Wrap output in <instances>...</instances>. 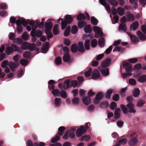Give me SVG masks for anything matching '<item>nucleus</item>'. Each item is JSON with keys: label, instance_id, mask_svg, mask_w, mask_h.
<instances>
[{"label": "nucleus", "instance_id": "obj_49", "mask_svg": "<svg viewBox=\"0 0 146 146\" xmlns=\"http://www.w3.org/2000/svg\"><path fill=\"white\" fill-rule=\"evenodd\" d=\"M77 19L78 20L80 21L85 19L86 17L84 14L82 13H80L77 16Z\"/></svg>", "mask_w": 146, "mask_h": 146}, {"label": "nucleus", "instance_id": "obj_47", "mask_svg": "<svg viewBox=\"0 0 146 146\" xmlns=\"http://www.w3.org/2000/svg\"><path fill=\"white\" fill-rule=\"evenodd\" d=\"M78 28L76 25H73L72 27L71 33L74 34H76L77 32Z\"/></svg>", "mask_w": 146, "mask_h": 146}, {"label": "nucleus", "instance_id": "obj_54", "mask_svg": "<svg viewBox=\"0 0 146 146\" xmlns=\"http://www.w3.org/2000/svg\"><path fill=\"white\" fill-rule=\"evenodd\" d=\"M103 35V33L101 31H100L98 32H96L94 36L95 37L98 38L100 36H102Z\"/></svg>", "mask_w": 146, "mask_h": 146}, {"label": "nucleus", "instance_id": "obj_64", "mask_svg": "<svg viewBox=\"0 0 146 146\" xmlns=\"http://www.w3.org/2000/svg\"><path fill=\"white\" fill-rule=\"evenodd\" d=\"M92 71V69L90 68L87 72L84 73V75L86 77H89Z\"/></svg>", "mask_w": 146, "mask_h": 146}, {"label": "nucleus", "instance_id": "obj_45", "mask_svg": "<svg viewBox=\"0 0 146 146\" xmlns=\"http://www.w3.org/2000/svg\"><path fill=\"white\" fill-rule=\"evenodd\" d=\"M130 38L131 42L133 43H135L138 41V39L137 37L134 35L131 37Z\"/></svg>", "mask_w": 146, "mask_h": 146}, {"label": "nucleus", "instance_id": "obj_19", "mask_svg": "<svg viewBox=\"0 0 146 146\" xmlns=\"http://www.w3.org/2000/svg\"><path fill=\"white\" fill-rule=\"evenodd\" d=\"M78 51L79 52L83 53L85 50L83 46V43L82 42H80L78 43Z\"/></svg>", "mask_w": 146, "mask_h": 146}, {"label": "nucleus", "instance_id": "obj_58", "mask_svg": "<svg viewBox=\"0 0 146 146\" xmlns=\"http://www.w3.org/2000/svg\"><path fill=\"white\" fill-rule=\"evenodd\" d=\"M97 45V41L96 39H93L91 42V46L92 47H96Z\"/></svg>", "mask_w": 146, "mask_h": 146}, {"label": "nucleus", "instance_id": "obj_44", "mask_svg": "<svg viewBox=\"0 0 146 146\" xmlns=\"http://www.w3.org/2000/svg\"><path fill=\"white\" fill-rule=\"evenodd\" d=\"M62 58L60 56H57L55 59V62L57 65L61 64L62 63Z\"/></svg>", "mask_w": 146, "mask_h": 146}, {"label": "nucleus", "instance_id": "obj_15", "mask_svg": "<svg viewBox=\"0 0 146 146\" xmlns=\"http://www.w3.org/2000/svg\"><path fill=\"white\" fill-rule=\"evenodd\" d=\"M137 34L140 40H145L146 39V36L143 34L140 31H137Z\"/></svg>", "mask_w": 146, "mask_h": 146}, {"label": "nucleus", "instance_id": "obj_16", "mask_svg": "<svg viewBox=\"0 0 146 146\" xmlns=\"http://www.w3.org/2000/svg\"><path fill=\"white\" fill-rule=\"evenodd\" d=\"M129 2L133 6L132 8L133 10H135L137 8V0H129Z\"/></svg>", "mask_w": 146, "mask_h": 146}, {"label": "nucleus", "instance_id": "obj_56", "mask_svg": "<svg viewBox=\"0 0 146 146\" xmlns=\"http://www.w3.org/2000/svg\"><path fill=\"white\" fill-rule=\"evenodd\" d=\"M70 86L75 88L78 85V83L76 80H72L70 82Z\"/></svg>", "mask_w": 146, "mask_h": 146}, {"label": "nucleus", "instance_id": "obj_61", "mask_svg": "<svg viewBox=\"0 0 146 146\" xmlns=\"http://www.w3.org/2000/svg\"><path fill=\"white\" fill-rule=\"evenodd\" d=\"M60 92L58 89H54L52 91V93L54 96H57L60 94Z\"/></svg>", "mask_w": 146, "mask_h": 146}, {"label": "nucleus", "instance_id": "obj_25", "mask_svg": "<svg viewBox=\"0 0 146 146\" xmlns=\"http://www.w3.org/2000/svg\"><path fill=\"white\" fill-rule=\"evenodd\" d=\"M119 30L120 31L122 30L125 32L127 30V27L124 23H121L119 27Z\"/></svg>", "mask_w": 146, "mask_h": 146}, {"label": "nucleus", "instance_id": "obj_38", "mask_svg": "<svg viewBox=\"0 0 146 146\" xmlns=\"http://www.w3.org/2000/svg\"><path fill=\"white\" fill-rule=\"evenodd\" d=\"M61 27L62 29H64L66 27L68 24L66 21L64 20L63 19H61Z\"/></svg>", "mask_w": 146, "mask_h": 146}, {"label": "nucleus", "instance_id": "obj_11", "mask_svg": "<svg viewBox=\"0 0 146 146\" xmlns=\"http://www.w3.org/2000/svg\"><path fill=\"white\" fill-rule=\"evenodd\" d=\"M126 106L129 109L128 111L129 112L132 113L136 112V111L134 108V106L132 103H129Z\"/></svg>", "mask_w": 146, "mask_h": 146}, {"label": "nucleus", "instance_id": "obj_63", "mask_svg": "<svg viewBox=\"0 0 146 146\" xmlns=\"http://www.w3.org/2000/svg\"><path fill=\"white\" fill-rule=\"evenodd\" d=\"M36 36L38 37L41 36L42 35V31L39 30H37L35 31Z\"/></svg>", "mask_w": 146, "mask_h": 146}, {"label": "nucleus", "instance_id": "obj_42", "mask_svg": "<svg viewBox=\"0 0 146 146\" xmlns=\"http://www.w3.org/2000/svg\"><path fill=\"white\" fill-rule=\"evenodd\" d=\"M120 107L123 113L126 114L127 113L128 111L127 108L123 104H121Z\"/></svg>", "mask_w": 146, "mask_h": 146}, {"label": "nucleus", "instance_id": "obj_24", "mask_svg": "<svg viewBox=\"0 0 146 146\" xmlns=\"http://www.w3.org/2000/svg\"><path fill=\"white\" fill-rule=\"evenodd\" d=\"M102 74L106 76H108L109 74V69L108 68H102L101 70Z\"/></svg>", "mask_w": 146, "mask_h": 146}, {"label": "nucleus", "instance_id": "obj_50", "mask_svg": "<svg viewBox=\"0 0 146 146\" xmlns=\"http://www.w3.org/2000/svg\"><path fill=\"white\" fill-rule=\"evenodd\" d=\"M90 135H84L81 138V141H83L85 140L86 141H88L90 139Z\"/></svg>", "mask_w": 146, "mask_h": 146}, {"label": "nucleus", "instance_id": "obj_53", "mask_svg": "<svg viewBox=\"0 0 146 146\" xmlns=\"http://www.w3.org/2000/svg\"><path fill=\"white\" fill-rule=\"evenodd\" d=\"M20 64L23 66L27 65L28 64V62L27 60L24 59L23 58L20 61Z\"/></svg>", "mask_w": 146, "mask_h": 146}, {"label": "nucleus", "instance_id": "obj_7", "mask_svg": "<svg viewBox=\"0 0 146 146\" xmlns=\"http://www.w3.org/2000/svg\"><path fill=\"white\" fill-rule=\"evenodd\" d=\"M111 60L109 58L106 59L101 63V66L103 68L107 67L110 64Z\"/></svg>", "mask_w": 146, "mask_h": 146}, {"label": "nucleus", "instance_id": "obj_35", "mask_svg": "<svg viewBox=\"0 0 146 146\" xmlns=\"http://www.w3.org/2000/svg\"><path fill=\"white\" fill-rule=\"evenodd\" d=\"M113 92V91L112 89H110L108 90L106 93L105 94V98L108 99L110 98Z\"/></svg>", "mask_w": 146, "mask_h": 146}, {"label": "nucleus", "instance_id": "obj_27", "mask_svg": "<svg viewBox=\"0 0 146 146\" xmlns=\"http://www.w3.org/2000/svg\"><path fill=\"white\" fill-rule=\"evenodd\" d=\"M140 91L138 88L135 89L133 92V96L135 97H137L139 96L140 94Z\"/></svg>", "mask_w": 146, "mask_h": 146}, {"label": "nucleus", "instance_id": "obj_33", "mask_svg": "<svg viewBox=\"0 0 146 146\" xmlns=\"http://www.w3.org/2000/svg\"><path fill=\"white\" fill-rule=\"evenodd\" d=\"M86 23L84 21H81L78 22V26L79 28L81 29L86 26Z\"/></svg>", "mask_w": 146, "mask_h": 146}, {"label": "nucleus", "instance_id": "obj_62", "mask_svg": "<svg viewBox=\"0 0 146 146\" xmlns=\"http://www.w3.org/2000/svg\"><path fill=\"white\" fill-rule=\"evenodd\" d=\"M127 142V140L126 138H124L120 140L118 142L119 144H125Z\"/></svg>", "mask_w": 146, "mask_h": 146}, {"label": "nucleus", "instance_id": "obj_20", "mask_svg": "<svg viewBox=\"0 0 146 146\" xmlns=\"http://www.w3.org/2000/svg\"><path fill=\"white\" fill-rule=\"evenodd\" d=\"M65 19L66 21L68 24H70L72 22L73 18L70 15H66L65 17Z\"/></svg>", "mask_w": 146, "mask_h": 146}, {"label": "nucleus", "instance_id": "obj_57", "mask_svg": "<svg viewBox=\"0 0 146 146\" xmlns=\"http://www.w3.org/2000/svg\"><path fill=\"white\" fill-rule=\"evenodd\" d=\"M11 47L13 52L17 51L18 50V46L14 44H11Z\"/></svg>", "mask_w": 146, "mask_h": 146}, {"label": "nucleus", "instance_id": "obj_9", "mask_svg": "<svg viewBox=\"0 0 146 146\" xmlns=\"http://www.w3.org/2000/svg\"><path fill=\"white\" fill-rule=\"evenodd\" d=\"M28 49L31 51L36 50V52H38L39 51V48L36 47V44L34 43H29Z\"/></svg>", "mask_w": 146, "mask_h": 146}, {"label": "nucleus", "instance_id": "obj_13", "mask_svg": "<svg viewBox=\"0 0 146 146\" xmlns=\"http://www.w3.org/2000/svg\"><path fill=\"white\" fill-rule=\"evenodd\" d=\"M139 26L138 22L137 21H135L133 22L131 25L130 29L131 30H132L133 31H135L137 29Z\"/></svg>", "mask_w": 146, "mask_h": 146}, {"label": "nucleus", "instance_id": "obj_29", "mask_svg": "<svg viewBox=\"0 0 146 146\" xmlns=\"http://www.w3.org/2000/svg\"><path fill=\"white\" fill-rule=\"evenodd\" d=\"M71 51L74 53H75L77 52L78 48L77 45L76 44H74L71 46Z\"/></svg>", "mask_w": 146, "mask_h": 146}, {"label": "nucleus", "instance_id": "obj_43", "mask_svg": "<svg viewBox=\"0 0 146 146\" xmlns=\"http://www.w3.org/2000/svg\"><path fill=\"white\" fill-rule=\"evenodd\" d=\"M91 21L92 24L94 25H96L98 23V21L94 17H92L91 18Z\"/></svg>", "mask_w": 146, "mask_h": 146}, {"label": "nucleus", "instance_id": "obj_39", "mask_svg": "<svg viewBox=\"0 0 146 146\" xmlns=\"http://www.w3.org/2000/svg\"><path fill=\"white\" fill-rule=\"evenodd\" d=\"M61 102V101L60 98H56L54 100V104L56 106L59 107L60 105Z\"/></svg>", "mask_w": 146, "mask_h": 146}, {"label": "nucleus", "instance_id": "obj_36", "mask_svg": "<svg viewBox=\"0 0 146 146\" xmlns=\"http://www.w3.org/2000/svg\"><path fill=\"white\" fill-rule=\"evenodd\" d=\"M5 51L6 54L8 55H10L14 52L11 46H8L6 47Z\"/></svg>", "mask_w": 146, "mask_h": 146}, {"label": "nucleus", "instance_id": "obj_32", "mask_svg": "<svg viewBox=\"0 0 146 146\" xmlns=\"http://www.w3.org/2000/svg\"><path fill=\"white\" fill-rule=\"evenodd\" d=\"M84 31L86 33H90L92 31V28L89 25H86L84 29Z\"/></svg>", "mask_w": 146, "mask_h": 146}, {"label": "nucleus", "instance_id": "obj_5", "mask_svg": "<svg viewBox=\"0 0 146 146\" xmlns=\"http://www.w3.org/2000/svg\"><path fill=\"white\" fill-rule=\"evenodd\" d=\"M86 132V129L84 126H81L80 128L78 129L76 131V135L77 137L81 136Z\"/></svg>", "mask_w": 146, "mask_h": 146}, {"label": "nucleus", "instance_id": "obj_48", "mask_svg": "<svg viewBox=\"0 0 146 146\" xmlns=\"http://www.w3.org/2000/svg\"><path fill=\"white\" fill-rule=\"evenodd\" d=\"M117 107V105L116 103L114 102H112L110 105V108L112 110H114Z\"/></svg>", "mask_w": 146, "mask_h": 146}, {"label": "nucleus", "instance_id": "obj_2", "mask_svg": "<svg viewBox=\"0 0 146 146\" xmlns=\"http://www.w3.org/2000/svg\"><path fill=\"white\" fill-rule=\"evenodd\" d=\"M65 129V127L64 126H61L59 127L58 133L52 139V143H55L60 139L59 135L61 136L64 134Z\"/></svg>", "mask_w": 146, "mask_h": 146}, {"label": "nucleus", "instance_id": "obj_28", "mask_svg": "<svg viewBox=\"0 0 146 146\" xmlns=\"http://www.w3.org/2000/svg\"><path fill=\"white\" fill-rule=\"evenodd\" d=\"M58 25L56 24L54 25L53 28V33L54 35H57L59 33V30L58 29Z\"/></svg>", "mask_w": 146, "mask_h": 146}, {"label": "nucleus", "instance_id": "obj_41", "mask_svg": "<svg viewBox=\"0 0 146 146\" xmlns=\"http://www.w3.org/2000/svg\"><path fill=\"white\" fill-rule=\"evenodd\" d=\"M59 94L62 98L64 99L66 98L67 96L66 92L63 90H62L60 91Z\"/></svg>", "mask_w": 146, "mask_h": 146}, {"label": "nucleus", "instance_id": "obj_3", "mask_svg": "<svg viewBox=\"0 0 146 146\" xmlns=\"http://www.w3.org/2000/svg\"><path fill=\"white\" fill-rule=\"evenodd\" d=\"M104 94L102 92H98L95 98L93 100V102L95 104H98L100 100H102L104 97Z\"/></svg>", "mask_w": 146, "mask_h": 146}, {"label": "nucleus", "instance_id": "obj_22", "mask_svg": "<svg viewBox=\"0 0 146 146\" xmlns=\"http://www.w3.org/2000/svg\"><path fill=\"white\" fill-rule=\"evenodd\" d=\"M138 81L141 83H144L146 82V75L143 74L138 78Z\"/></svg>", "mask_w": 146, "mask_h": 146}, {"label": "nucleus", "instance_id": "obj_18", "mask_svg": "<svg viewBox=\"0 0 146 146\" xmlns=\"http://www.w3.org/2000/svg\"><path fill=\"white\" fill-rule=\"evenodd\" d=\"M83 103L86 105L89 104L91 102L90 99L88 97H84L82 99Z\"/></svg>", "mask_w": 146, "mask_h": 146}, {"label": "nucleus", "instance_id": "obj_46", "mask_svg": "<svg viewBox=\"0 0 146 146\" xmlns=\"http://www.w3.org/2000/svg\"><path fill=\"white\" fill-rule=\"evenodd\" d=\"M145 103V102L144 100H140L137 102L136 106L137 107H140L142 106Z\"/></svg>", "mask_w": 146, "mask_h": 146}, {"label": "nucleus", "instance_id": "obj_4", "mask_svg": "<svg viewBox=\"0 0 146 146\" xmlns=\"http://www.w3.org/2000/svg\"><path fill=\"white\" fill-rule=\"evenodd\" d=\"M52 26V23L50 21V20L48 19L45 22L44 25V27L45 28V33H48V32H50L51 31Z\"/></svg>", "mask_w": 146, "mask_h": 146}, {"label": "nucleus", "instance_id": "obj_37", "mask_svg": "<svg viewBox=\"0 0 146 146\" xmlns=\"http://www.w3.org/2000/svg\"><path fill=\"white\" fill-rule=\"evenodd\" d=\"M118 14L120 16H123L124 14L125 11L124 9L121 7H119L117 9Z\"/></svg>", "mask_w": 146, "mask_h": 146}, {"label": "nucleus", "instance_id": "obj_23", "mask_svg": "<svg viewBox=\"0 0 146 146\" xmlns=\"http://www.w3.org/2000/svg\"><path fill=\"white\" fill-rule=\"evenodd\" d=\"M105 40L104 38H100L98 40V44L99 46L101 48L104 46Z\"/></svg>", "mask_w": 146, "mask_h": 146}, {"label": "nucleus", "instance_id": "obj_12", "mask_svg": "<svg viewBox=\"0 0 146 146\" xmlns=\"http://www.w3.org/2000/svg\"><path fill=\"white\" fill-rule=\"evenodd\" d=\"M70 86V82L69 79L65 80L63 83V87L64 90H67Z\"/></svg>", "mask_w": 146, "mask_h": 146}, {"label": "nucleus", "instance_id": "obj_40", "mask_svg": "<svg viewBox=\"0 0 146 146\" xmlns=\"http://www.w3.org/2000/svg\"><path fill=\"white\" fill-rule=\"evenodd\" d=\"M90 40L89 39L86 40L84 42V46L86 50H89L90 48Z\"/></svg>", "mask_w": 146, "mask_h": 146}, {"label": "nucleus", "instance_id": "obj_1", "mask_svg": "<svg viewBox=\"0 0 146 146\" xmlns=\"http://www.w3.org/2000/svg\"><path fill=\"white\" fill-rule=\"evenodd\" d=\"M76 129L74 127H71L70 129L67 130L63 136V138L65 140L68 139L69 137L73 139L75 136V132Z\"/></svg>", "mask_w": 146, "mask_h": 146}, {"label": "nucleus", "instance_id": "obj_51", "mask_svg": "<svg viewBox=\"0 0 146 146\" xmlns=\"http://www.w3.org/2000/svg\"><path fill=\"white\" fill-rule=\"evenodd\" d=\"M79 99L78 98L74 97L72 100V104L74 105H78L79 103Z\"/></svg>", "mask_w": 146, "mask_h": 146}, {"label": "nucleus", "instance_id": "obj_26", "mask_svg": "<svg viewBox=\"0 0 146 146\" xmlns=\"http://www.w3.org/2000/svg\"><path fill=\"white\" fill-rule=\"evenodd\" d=\"M137 140L136 138L133 137L132 138L129 142L130 145H135L137 142Z\"/></svg>", "mask_w": 146, "mask_h": 146}, {"label": "nucleus", "instance_id": "obj_52", "mask_svg": "<svg viewBox=\"0 0 146 146\" xmlns=\"http://www.w3.org/2000/svg\"><path fill=\"white\" fill-rule=\"evenodd\" d=\"M142 68L141 65V64H135L134 66L133 69L137 71H139Z\"/></svg>", "mask_w": 146, "mask_h": 146}, {"label": "nucleus", "instance_id": "obj_55", "mask_svg": "<svg viewBox=\"0 0 146 146\" xmlns=\"http://www.w3.org/2000/svg\"><path fill=\"white\" fill-rule=\"evenodd\" d=\"M13 42L15 44H21L22 42V40L21 39L19 38H15L13 39Z\"/></svg>", "mask_w": 146, "mask_h": 146}, {"label": "nucleus", "instance_id": "obj_59", "mask_svg": "<svg viewBox=\"0 0 146 146\" xmlns=\"http://www.w3.org/2000/svg\"><path fill=\"white\" fill-rule=\"evenodd\" d=\"M129 82L130 85L132 86H135L136 84V81L133 79L131 78L129 80Z\"/></svg>", "mask_w": 146, "mask_h": 146}, {"label": "nucleus", "instance_id": "obj_8", "mask_svg": "<svg viewBox=\"0 0 146 146\" xmlns=\"http://www.w3.org/2000/svg\"><path fill=\"white\" fill-rule=\"evenodd\" d=\"M92 77L93 79H99L100 77V74L98 70L97 69L94 70L92 73Z\"/></svg>", "mask_w": 146, "mask_h": 146}, {"label": "nucleus", "instance_id": "obj_34", "mask_svg": "<svg viewBox=\"0 0 146 146\" xmlns=\"http://www.w3.org/2000/svg\"><path fill=\"white\" fill-rule=\"evenodd\" d=\"M31 53L29 51L25 52L23 54V57L25 58H28L31 57Z\"/></svg>", "mask_w": 146, "mask_h": 146}, {"label": "nucleus", "instance_id": "obj_31", "mask_svg": "<svg viewBox=\"0 0 146 146\" xmlns=\"http://www.w3.org/2000/svg\"><path fill=\"white\" fill-rule=\"evenodd\" d=\"M29 43L27 42H25L21 44V48L23 50H27Z\"/></svg>", "mask_w": 146, "mask_h": 146}, {"label": "nucleus", "instance_id": "obj_17", "mask_svg": "<svg viewBox=\"0 0 146 146\" xmlns=\"http://www.w3.org/2000/svg\"><path fill=\"white\" fill-rule=\"evenodd\" d=\"M121 111V110L119 108H116L114 112V118L115 119H117L120 116V114L119 113Z\"/></svg>", "mask_w": 146, "mask_h": 146}, {"label": "nucleus", "instance_id": "obj_30", "mask_svg": "<svg viewBox=\"0 0 146 146\" xmlns=\"http://www.w3.org/2000/svg\"><path fill=\"white\" fill-rule=\"evenodd\" d=\"M70 57V54L68 53H66L64 54L63 57V59L64 62H68Z\"/></svg>", "mask_w": 146, "mask_h": 146}, {"label": "nucleus", "instance_id": "obj_10", "mask_svg": "<svg viewBox=\"0 0 146 146\" xmlns=\"http://www.w3.org/2000/svg\"><path fill=\"white\" fill-rule=\"evenodd\" d=\"M19 65V63L14 62H9L8 64V66L12 71H13L14 69L17 68Z\"/></svg>", "mask_w": 146, "mask_h": 146}, {"label": "nucleus", "instance_id": "obj_6", "mask_svg": "<svg viewBox=\"0 0 146 146\" xmlns=\"http://www.w3.org/2000/svg\"><path fill=\"white\" fill-rule=\"evenodd\" d=\"M123 65L124 67H126L125 70L126 72L130 73L132 71V66L130 63L124 62H123Z\"/></svg>", "mask_w": 146, "mask_h": 146}, {"label": "nucleus", "instance_id": "obj_21", "mask_svg": "<svg viewBox=\"0 0 146 146\" xmlns=\"http://www.w3.org/2000/svg\"><path fill=\"white\" fill-rule=\"evenodd\" d=\"M49 43L48 42H46L43 45L42 48V50L44 52H46L47 51V48L48 47Z\"/></svg>", "mask_w": 146, "mask_h": 146}, {"label": "nucleus", "instance_id": "obj_60", "mask_svg": "<svg viewBox=\"0 0 146 146\" xmlns=\"http://www.w3.org/2000/svg\"><path fill=\"white\" fill-rule=\"evenodd\" d=\"M8 64L9 62L7 60H4L2 62L1 66L3 68H6L7 65H8Z\"/></svg>", "mask_w": 146, "mask_h": 146}, {"label": "nucleus", "instance_id": "obj_14", "mask_svg": "<svg viewBox=\"0 0 146 146\" xmlns=\"http://www.w3.org/2000/svg\"><path fill=\"white\" fill-rule=\"evenodd\" d=\"M127 20L129 22H132L135 20V17L133 15L129 12L127 15Z\"/></svg>", "mask_w": 146, "mask_h": 146}]
</instances>
